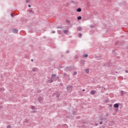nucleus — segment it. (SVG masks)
Instances as JSON below:
<instances>
[{"mask_svg":"<svg viewBox=\"0 0 128 128\" xmlns=\"http://www.w3.org/2000/svg\"><path fill=\"white\" fill-rule=\"evenodd\" d=\"M32 60V62H33L34 60Z\"/></svg>","mask_w":128,"mask_h":128,"instance_id":"31","label":"nucleus"},{"mask_svg":"<svg viewBox=\"0 0 128 128\" xmlns=\"http://www.w3.org/2000/svg\"><path fill=\"white\" fill-rule=\"evenodd\" d=\"M38 102H44V98H42V97H40L38 98Z\"/></svg>","mask_w":128,"mask_h":128,"instance_id":"3","label":"nucleus"},{"mask_svg":"<svg viewBox=\"0 0 128 128\" xmlns=\"http://www.w3.org/2000/svg\"><path fill=\"white\" fill-rule=\"evenodd\" d=\"M100 124H102V122H100Z\"/></svg>","mask_w":128,"mask_h":128,"instance_id":"23","label":"nucleus"},{"mask_svg":"<svg viewBox=\"0 0 128 128\" xmlns=\"http://www.w3.org/2000/svg\"><path fill=\"white\" fill-rule=\"evenodd\" d=\"M74 75L76 74V72H74Z\"/></svg>","mask_w":128,"mask_h":128,"instance_id":"26","label":"nucleus"},{"mask_svg":"<svg viewBox=\"0 0 128 128\" xmlns=\"http://www.w3.org/2000/svg\"><path fill=\"white\" fill-rule=\"evenodd\" d=\"M80 65L81 66H84V62H80Z\"/></svg>","mask_w":128,"mask_h":128,"instance_id":"19","label":"nucleus"},{"mask_svg":"<svg viewBox=\"0 0 128 128\" xmlns=\"http://www.w3.org/2000/svg\"><path fill=\"white\" fill-rule=\"evenodd\" d=\"M67 90H72V86H70L67 87Z\"/></svg>","mask_w":128,"mask_h":128,"instance_id":"5","label":"nucleus"},{"mask_svg":"<svg viewBox=\"0 0 128 128\" xmlns=\"http://www.w3.org/2000/svg\"><path fill=\"white\" fill-rule=\"evenodd\" d=\"M86 74H88V72H90V70L86 69Z\"/></svg>","mask_w":128,"mask_h":128,"instance_id":"14","label":"nucleus"},{"mask_svg":"<svg viewBox=\"0 0 128 128\" xmlns=\"http://www.w3.org/2000/svg\"><path fill=\"white\" fill-rule=\"evenodd\" d=\"M125 72H126V73H128V70H126Z\"/></svg>","mask_w":128,"mask_h":128,"instance_id":"27","label":"nucleus"},{"mask_svg":"<svg viewBox=\"0 0 128 128\" xmlns=\"http://www.w3.org/2000/svg\"><path fill=\"white\" fill-rule=\"evenodd\" d=\"M78 36L79 38H82V34H79Z\"/></svg>","mask_w":128,"mask_h":128,"instance_id":"21","label":"nucleus"},{"mask_svg":"<svg viewBox=\"0 0 128 128\" xmlns=\"http://www.w3.org/2000/svg\"><path fill=\"white\" fill-rule=\"evenodd\" d=\"M13 14H12V13H11V14H10V15L12 16H13Z\"/></svg>","mask_w":128,"mask_h":128,"instance_id":"25","label":"nucleus"},{"mask_svg":"<svg viewBox=\"0 0 128 128\" xmlns=\"http://www.w3.org/2000/svg\"><path fill=\"white\" fill-rule=\"evenodd\" d=\"M83 56H84V58H87L88 54H84L83 55Z\"/></svg>","mask_w":128,"mask_h":128,"instance_id":"17","label":"nucleus"},{"mask_svg":"<svg viewBox=\"0 0 128 128\" xmlns=\"http://www.w3.org/2000/svg\"><path fill=\"white\" fill-rule=\"evenodd\" d=\"M58 80V77H56V74H52V78L50 80H48V82H52L54 80Z\"/></svg>","mask_w":128,"mask_h":128,"instance_id":"1","label":"nucleus"},{"mask_svg":"<svg viewBox=\"0 0 128 128\" xmlns=\"http://www.w3.org/2000/svg\"><path fill=\"white\" fill-rule=\"evenodd\" d=\"M96 126H98V124H96Z\"/></svg>","mask_w":128,"mask_h":128,"instance_id":"32","label":"nucleus"},{"mask_svg":"<svg viewBox=\"0 0 128 128\" xmlns=\"http://www.w3.org/2000/svg\"><path fill=\"white\" fill-rule=\"evenodd\" d=\"M77 30H79V32H80L81 30H82V27H78L77 28Z\"/></svg>","mask_w":128,"mask_h":128,"instance_id":"8","label":"nucleus"},{"mask_svg":"<svg viewBox=\"0 0 128 128\" xmlns=\"http://www.w3.org/2000/svg\"><path fill=\"white\" fill-rule=\"evenodd\" d=\"M4 90V88H0V92H2Z\"/></svg>","mask_w":128,"mask_h":128,"instance_id":"11","label":"nucleus"},{"mask_svg":"<svg viewBox=\"0 0 128 128\" xmlns=\"http://www.w3.org/2000/svg\"><path fill=\"white\" fill-rule=\"evenodd\" d=\"M76 12H82V8H78L76 10Z\"/></svg>","mask_w":128,"mask_h":128,"instance_id":"9","label":"nucleus"},{"mask_svg":"<svg viewBox=\"0 0 128 128\" xmlns=\"http://www.w3.org/2000/svg\"><path fill=\"white\" fill-rule=\"evenodd\" d=\"M68 30H64V34H68Z\"/></svg>","mask_w":128,"mask_h":128,"instance_id":"13","label":"nucleus"},{"mask_svg":"<svg viewBox=\"0 0 128 128\" xmlns=\"http://www.w3.org/2000/svg\"><path fill=\"white\" fill-rule=\"evenodd\" d=\"M12 32L14 34H16L18 32V30H16V29H13L12 30Z\"/></svg>","mask_w":128,"mask_h":128,"instance_id":"7","label":"nucleus"},{"mask_svg":"<svg viewBox=\"0 0 128 128\" xmlns=\"http://www.w3.org/2000/svg\"><path fill=\"white\" fill-rule=\"evenodd\" d=\"M30 2V0H26V2Z\"/></svg>","mask_w":128,"mask_h":128,"instance_id":"22","label":"nucleus"},{"mask_svg":"<svg viewBox=\"0 0 128 128\" xmlns=\"http://www.w3.org/2000/svg\"><path fill=\"white\" fill-rule=\"evenodd\" d=\"M32 110H36V106H31Z\"/></svg>","mask_w":128,"mask_h":128,"instance_id":"12","label":"nucleus"},{"mask_svg":"<svg viewBox=\"0 0 128 128\" xmlns=\"http://www.w3.org/2000/svg\"><path fill=\"white\" fill-rule=\"evenodd\" d=\"M70 2H66L65 4V6H66V8H68V6H70Z\"/></svg>","mask_w":128,"mask_h":128,"instance_id":"4","label":"nucleus"},{"mask_svg":"<svg viewBox=\"0 0 128 128\" xmlns=\"http://www.w3.org/2000/svg\"><path fill=\"white\" fill-rule=\"evenodd\" d=\"M84 90H84V89H83V90H82V92H84Z\"/></svg>","mask_w":128,"mask_h":128,"instance_id":"28","label":"nucleus"},{"mask_svg":"<svg viewBox=\"0 0 128 128\" xmlns=\"http://www.w3.org/2000/svg\"><path fill=\"white\" fill-rule=\"evenodd\" d=\"M56 98H58L60 96V94H56Z\"/></svg>","mask_w":128,"mask_h":128,"instance_id":"16","label":"nucleus"},{"mask_svg":"<svg viewBox=\"0 0 128 128\" xmlns=\"http://www.w3.org/2000/svg\"><path fill=\"white\" fill-rule=\"evenodd\" d=\"M52 34H54V32H52Z\"/></svg>","mask_w":128,"mask_h":128,"instance_id":"29","label":"nucleus"},{"mask_svg":"<svg viewBox=\"0 0 128 128\" xmlns=\"http://www.w3.org/2000/svg\"><path fill=\"white\" fill-rule=\"evenodd\" d=\"M33 112H36V111H34Z\"/></svg>","mask_w":128,"mask_h":128,"instance_id":"30","label":"nucleus"},{"mask_svg":"<svg viewBox=\"0 0 128 128\" xmlns=\"http://www.w3.org/2000/svg\"><path fill=\"white\" fill-rule=\"evenodd\" d=\"M118 106H118V104H114V108H118Z\"/></svg>","mask_w":128,"mask_h":128,"instance_id":"10","label":"nucleus"},{"mask_svg":"<svg viewBox=\"0 0 128 128\" xmlns=\"http://www.w3.org/2000/svg\"><path fill=\"white\" fill-rule=\"evenodd\" d=\"M28 8H30V6H30V4H28Z\"/></svg>","mask_w":128,"mask_h":128,"instance_id":"24","label":"nucleus"},{"mask_svg":"<svg viewBox=\"0 0 128 128\" xmlns=\"http://www.w3.org/2000/svg\"><path fill=\"white\" fill-rule=\"evenodd\" d=\"M81 18H82V16H79L78 17V20H80Z\"/></svg>","mask_w":128,"mask_h":128,"instance_id":"18","label":"nucleus"},{"mask_svg":"<svg viewBox=\"0 0 128 128\" xmlns=\"http://www.w3.org/2000/svg\"><path fill=\"white\" fill-rule=\"evenodd\" d=\"M90 94H96V90H92L91 92H90Z\"/></svg>","mask_w":128,"mask_h":128,"instance_id":"6","label":"nucleus"},{"mask_svg":"<svg viewBox=\"0 0 128 128\" xmlns=\"http://www.w3.org/2000/svg\"><path fill=\"white\" fill-rule=\"evenodd\" d=\"M66 22H67V24H70V20H66Z\"/></svg>","mask_w":128,"mask_h":128,"instance_id":"15","label":"nucleus"},{"mask_svg":"<svg viewBox=\"0 0 128 128\" xmlns=\"http://www.w3.org/2000/svg\"><path fill=\"white\" fill-rule=\"evenodd\" d=\"M12 126H10V125H8L7 126V128H11Z\"/></svg>","mask_w":128,"mask_h":128,"instance_id":"20","label":"nucleus"},{"mask_svg":"<svg viewBox=\"0 0 128 128\" xmlns=\"http://www.w3.org/2000/svg\"><path fill=\"white\" fill-rule=\"evenodd\" d=\"M32 72H38V68H32Z\"/></svg>","mask_w":128,"mask_h":128,"instance_id":"2","label":"nucleus"}]
</instances>
